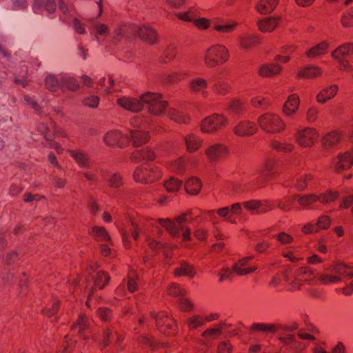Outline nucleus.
<instances>
[{"label": "nucleus", "mask_w": 353, "mask_h": 353, "mask_svg": "<svg viewBox=\"0 0 353 353\" xmlns=\"http://www.w3.org/2000/svg\"><path fill=\"white\" fill-rule=\"evenodd\" d=\"M214 85L212 86L215 92L219 94H225L229 90V86L225 83L219 81L217 78L214 79Z\"/></svg>", "instance_id": "43"}, {"label": "nucleus", "mask_w": 353, "mask_h": 353, "mask_svg": "<svg viewBox=\"0 0 353 353\" xmlns=\"http://www.w3.org/2000/svg\"><path fill=\"white\" fill-rule=\"evenodd\" d=\"M182 185V182L172 177L165 182V186L168 191L174 192Z\"/></svg>", "instance_id": "45"}, {"label": "nucleus", "mask_w": 353, "mask_h": 353, "mask_svg": "<svg viewBox=\"0 0 353 353\" xmlns=\"http://www.w3.org/2000/svg\"><path fill=\"white\" fill-rule=\"evenodd\" d=\"M257 130L256 125L248 121H241L234 127V132L239 136H249L253 134Z\"/></svg>", "instance_id": "21"}, {"label": "nucleus", "mask_w": 353, "mask_h": 353, "mask_svg": "<svg viewBox=\"0 0 353 353\" xmlns=\"http://www.w3.org/2000/svg\"><path fill=\"white\" fill-rule=\"evenodd\" d=\"M225 122V119L222 115L214 114L205 119L201 123V128L203 132H213L222 126Z\"/></svg>", "instance_id": "12"}, {"label": "nucleus", "mask_w": 353, "mask_h": 353, "mask_svg": "<svg viewBox=\"0 0 353 353\" xmlns=\"http://www.w3.org/2000/svg\"><path fill=\"white\" fill-rule=\"evenodd\" d=\"M330 224V220L329 217L326 216H321L317 222L316 227L318 228L321 229H326L329 227Z\"/></svg>", "instance_id": "62"}, {"label": "nucleus", "mask_w": 353, "mask_h": 353, "mask_svg": "<svg viewBox=\"0 0 353 353\" xmlns=\"http://www.w3.org/2000/svg\"><path fill=\"white\" fill-rule=\"evenodd\" d=\"M320 73L317 68L308 65L299 72L298 75L301 77L312 78Z\"/></svg>", "instance_id": "42"}, {"label": "nucleus", "mask_w": 353, "mask_h": 353, "mask_svg": "<svg viewBox=\"0 0 353 353\" xmlns=\"http://www.w3.org/2000/svg\"><path fill=\"white\" fill-rule=\"evenodd\" d=\"M176 15L181 20L193 22L199 28L205 29L208 27L209 21L205 18H197L196 14L192 9Z\"/></svg>", "instance_id": "15"}, {"label": "nucleus", "mask_w": 353, "mask_h": 353, "mask_svg": "<svg viewBox=\"0 0 353 353\" xmlns=\"http://www.w3.org/2000/svg\"><path fill=\"white\" fill-rule=\"evenodd\" d=\"M230 189L235 193H241L246 190V186L239 182H234L230 185Z\"/></svg>", "instance_id": "63"}, {"label": "nucleus", "mask_w": 353, "mask_h": 353, "mask_svg": "<svg viewBox=\"0 0 353 353\" xmlns=\"http://www.w3.org/2000/svg\"><path fill=\"white\" fill-rule=\"evenodd\" d=\"M352 267L347 265L344 263H338L332 265V270L336 273L347 277L348 279L353 278V272H348L347 270L352 269Z\"/></svg>", "instance_id": "33"}, {"label": "nucleus", "mask_w": 353, "mask_h": 353, "mask_svg": "<svg viewBox=\"0 0 353 353\" xmlns=\"http://www.w3.org/2000/svg\"><path fill=\"white\" fill-rule=\"evenodd\" d=\"M327 48V44L325 43H321L313 48L310 49L309 51L306 52L308 57H316L321 54H323Z\"/></svg>", "instance_id": "47"}, {"label": "nucleus", "mask_w": 353, "mask_h": 353, "mask_svg": "<svg viewBox=\"0 0 353 353\" xmlns=\"http://www.w3.org/2000/svg\"><path fill=\"white\" fill-rule=\"evenodd\" d=\"M272 147L280 152H290L293 146L291 144L282 143L278 141H274L272 143Z\"/></svg>", "instance_id": "58"}, {"label": "nucleus", "mask_w": 353, "mask_h": 353, "mask_svg": "<svg viewBox=\"0 0 353 353\" xmlns=\"http://www.w3.org/2000/svg\"><path fill=\"white\" fill-rule=\"evenodd\" d=\"M256 37L251 35H245L239 37L240 45L243 48H250L256 41Z\"/></svg>", "instance_id": "46"}, {"label": "nucleus", "mask_w": 353, "mask_h": 353, "mask_svg": "<svg viewBox=\"0 0 353 353\" xmlns=\"http://www.w3.org/2000/svg\"><path fill=\"white\" fill-rule=\"evenodd\" d=\"M70 153L81 168H88L90 167L91 162L85 152L81 150H70Z\"/></svg>", "instance_id": "24"}, {"label": "nucleus", "mask_w": 353, "mask_h": 353, "mask_svg": "<svg viewBox=\"0 0 353 353\" xmlns=\"http://www.w3.org/2000/svg\"><path fill=\"white\" fill-rule=\"evenodd\" d=\"M228 58V52L225 46L219 44L212 46L207 50L205 62L208 67H214L225 62Z\"/></svg>", "instance_id": "7"}, {"label": "nucleus", "mask_w": 353, "mask_h": 353, "mask_svg": "<svg viewBox=\"0 0 353 353\" xmlns=\"http://www.w3.org/2000/svg\"><path fill=\"white\" fill-rule=\"evenodd\" d=\"M258 121L261 128L270 133L280 132L284 128L285 125L278 115L272 113H266L261 116Z\"/></svg>", "instance_id": "8"}, {"label": "nucleus", "mask_w": 353, "mask_h": 353, "mask_svg": "<svg viewBox=\"0 0 353 353\" xmlns=\"http://www.w3.org/2000/svg\"><path fill=\"white\" fill-rule=\"evenodd\" d=\"M186 217L187 214H183L177 216L176 221L163 219H159V221L173 238H179L181 236L184 241H190V229L183 225L187 220Z\"/></svg>", "instance_id": "3"}, {"label": "nucleus", "mask_w": 353, "mask_h": 353, "mask_svg": "<svg viewBox=\"0 0 353 353\" xmlns=\"http://www.w3.org/2000/svg\"><path fill=\"white\" fill-rule=\"evenodd\" d=\"M280 340L283 344L290 345L291 349L294 350H299V342L292 335L287 334L286 336L280 338Z\"/></svg>", "instance_id": "44"}, {"label": "nucleus", "mask_w": 353, "mask_h": 353, "mask_svg": "<svg viewBox=\"0 0 353 353\" xmlns=\"http://www.w3.org/2000/svg\"><path fill=\"white\" fill-rule=\"evenodd\" d=\"M207 81L201 78H197L190 83V88L194 92H202L205 93L204 90L207 88Z\"/></svg>", "instance_id": "41"}, {"label": "nucleus", "mask_w": 353, "mask_h": 353, "mask_svg": "<svg viewBox=\"0 0 353 353\" xmlns=\"http://www.w3.org/2000/svg\"><path fill=\"white\" fill-rule=\"evenodd\" d=\"M277 206L285 212H289L291 209V199L286 198L283 201H276Z\"/></svg>", "instance_id": "59"}, {"label": "nucleus", "mask_w": 353, "mask_h": 353, "mask_svg": "<svg viewBox=\"0 0 353 353\" xmlns=\"http://www.w3.org/2000/svg\"><path fill=\"white\" fill-rule=\"evenodd\" d=\"M281 68L276 64H269L263 65L259 70L261 75L264 77H270L277 74Z\"/></svg>", "instance_id": "38"}, {"label": "nucleus", "mask_w": 353, "mask_h": 353, "mask_svg": "<svg viewBox=\"0 0 353 353\" xmlns=\"http://www.w3.org/2000/svg\"><path fill=\"white\" fill-rule=\"evenodd\" d=\"M121 340V336L117 332L112 329L108 328L104 332V338L103 346L105 347L109 344L117 343Z\"/></svg>", "instance_id": "30"}, {"label": "nucleus", "mask_w": 353, "mask_h": 353, "mask_svg": "<svg viewBox=\"0 0 353 353\" xmlns=\"http://www.w3.org/2000/svg\"><path fill=\"white\" fill-rule=\"evenodd\" d=\"M201 186V183L196 178L189 179L185 184L186 192L192 194H198Z\"/></svg>", "instance_id": "34"}, {"label": "nucleus", "mask_w": 353, "mask_h": 353, "mask_svg": "<svg viewBox=\"0 0 353 353\" xmlns=\"http://www.w3.org/2000/svg\"><path fill=\"white\" fill-rule=\"evenodd\" d=\"M88 326V321L85 319V318L80 315L77 321L73 325L72 327V329L73 330H77L78 332L81 333L82 330L86 329Z\"/></svg>", "instance_id": "50"}, {"label": "nucleus", "mask_w": 353, "mask_h": 353, "mask_svg": "<svg viewBox=\"0 0 353 353\" xmlns=\"http://www.w3.org/2000/svg\"><path fill=\"white\" fill-rule=\"evenodd\" d=\"M214 29L222 34L232 32L237 26V23L234 21L219 19L212 23Z\"/></svg>", "instance_id": "22"}, {"label": "nucleus", "mask_w": 353, "mask_h": 353, "mask_svg": "<svg viewBox=\"0 0 353 353\" xmlns=\"http://www.w3.org/2000/svg\"><path fill=\"white\" fill-rule=\"evenodd\" d=\"M154 154L153 152L149 150L148 148L138 150L132 154V159L135 161H150L154 159Z\"/></svg>", "instance_id": "28"}, {"label": "nucleus", "mask_w": 353, "mask_h": 353, "mask_svg": "<svg viewBox=\"0 0 353 353\" xmlns=\"http://www.w3.org/2000/svg\"><path fill=\"white\" fill-rule=\"evenodd\" d=\"M91 234L97 239V241H108L110 240L109 234L104 228L95 226L91 231Z\"/></svg>", "instance_id": "39"}, {"label": "nucleus", "mask_w": 353, "mask_h": 353, "mask_svg": "<svg viewBox=\"0 0 353 353\" xmlns=\"http://www.w3.org/2000/svg\"><path fill=\"white\" fill-rule=\"evenodd\" d=\"M278 20L279 19L276 18H266L263 20L259 21V28L262 32H271L275 28Z\"/></svg>", "instance_id": "29"}, {"label": "nucleus", "mask_w": 353, "mask_h": 353, "mask_svg": "<svg viewBox=\"0 0 353 353\" xmlns=\"http://www.w3.org/2000/svg\"><path fill=\"white\" fill-rule=\"evenodd\" d=\"M353 205V194L344 196L339 202L338 209H347Z\"/></svg>", "instance_id": "54"}, {"label": "nucleus", "mask_w": 353, "mask_h": 353, "mask_svg": "<svg viewBox=\"0 0 353 353\" xmlns=\"http://www.w3.org/2000/svg\"><path fill=\"white\" fill-rule=\"evenodd\" d=\"M179 305L182 310L185 312L190 311L192 309L193 305L186 299L181 297L179 299Z\"/></svg>", "instance_id": "64"}, {"label": "nucleus", "mask_w": 353, "mask_h": 353, "mask_svg": "<svg viewBox=\"0 0 353 353\" xmlns=\"http://www.w3.org/2000/svg\"><path fill=\"white\" fill-rule=\"evenodd\" d=\"M270 248V243L265 239L258 241L254 245V250L258 253H267Z\"/></svg>", "instance_id": "53"}, {"label": "nucleus", "mask_w": 353, "mask_h": 353, "mask_svg": "<svg viewBox=\"0 0 353 353\" xmlns=\"http://www.w3.org/2000/svg\"><path fill=\"white\" fill-rule=\"evenodd\" d=\"M195 270L193 266L187 262H181L179 267L174 270V274L176 276H186L193 277L195 274Z\"/></svg>", "instance_id": "27"}, {"label": "nucleus", "mask_w": 353, "mask_h": 353, "mask_svg": "<svg viewBox=\"0 0 353 353\" xmlns=\"http://www.w3.org/2000/svg\"><path fill=\"white\" fill-rule=\"evenodd\" d=\"M339 161L334 166L335 172L340 173L345 170L351 168L353 165V157L350 151L338 154Z\"/></svg>", "instance_id": "17"}, {"label": "nucleus", "mask_w": 353, "mask_h": 353, "mask_svg": "<svg viewBox=\"0 0 353 353\" xmlns=\"http://www.w3.org/2000/svg\"><path fill=\"white\" fill-rule=\"evenodd\" d=\"M331 97V93L329 91V88L323 89L320 92L316 97V100L319 103H324L325 101Z\"/></svg>", "instance_id": "60"}, {"label": "nucleus", "mask_w": 353, "mask_h": 353, "mask_svg": "<svg viewBox=\"0 0 353 353\" xmlns=\"http://www.w3.org/2000/svg\"><path fill=\"white\" fill-rule=\"evenodd\" d=\"M121 80L119 79H114L113 77L110 74L108 75V83L112 87V89L108 87L105 88V92L108 94L112 93V92L116 91L117 90L114 88L116 85H119L121 83Z\"/></svg>", "instance_id": "56"}, {"label": "nucleus", "mask_w": 353, "mask_h": 353, "mask_svg": "<svg viewBox=\"0 0 353 353\" xmlns=\"http://www.w3.org/2000/svg\"><path fill=\"white\" fill-rule=\"evenodd\" d=\"M284 277L288 282L291 281V280L292 281H294V279H291V277L286 274H284ZM301 277L304 278L305 280L317 279L323 284H327L330 281V277L329 275L323 273L315 272L314 271L307 268H301L297 270V274L296 277H294V279H299Z\"/></svg>", "instance_id": "9"}, {"label": "nucleus", "mask_w": 353, "mask_h": 353, "mask_svg": "<svg viewBox=\"0 0 353 353\" xmlns=\"http://www.w3.org/2000/svg\"><path fill=\"white\" fill-rule=\"evenodd\" d=\"M151 119L142 116L135 117L131 120V125L134 128L130 130V135L123 134L119 131H112L104 137V141L109 145H117L120 148L127 145L132 141L134 146L138 147L148 140V134L143 129L150 125Z\"/></svg>", "instance_id": "2"}, {"label": "nucleus", "mask_w": 353, "mask_h": 353, "mask_svg": "<svg viewBox=\"0 0 353 353\" xmlns=\"http://www.w3.org/2000/svg\"><path fill=\"white\" fill-rule=\"evenodd\" d=\"M92 272L90 274V279L87 281V289L92 290L94 288L102 289L110 280V276L102 270L91 268Z\"/></svg>", "instance_id": "11"}, {"label": "nucleus", "mask_w": 353, "mask_h": 353, "mask_svg": "<svg viewBox=\"0 0 353 353\" xmlns=\"http://www.w3.org/2000/svg\"><path fill=\"white\" fill-rule=\"evenodd\" d=\"M99 97L97 95H90L83 99V103L90 108H95L98 106Z\"/></svg>", "instance_id": "52"}, {"label": "nucleus", "mask_w": 353, "mask_h": 353, "mask_svg": "<svg viewBox=\"0 0 353 353\" xmlns=\"http://www.w3.org/2000/svg\"><path fill=\"white\" fill-rule=\"evenodd\" d=\"M39 130L46 137V146L49 147V148H54L59 152L62 150L61 146H59L57 143L52 141L51 135L47 134V131H48V127H46L45 125H41L39 128Z\"/></svg>", "instance_id": "36"}, {"label": "nucleus", "mask_w": 353, "mask_h": 353, "mask_svg": "<svg viewBox=\"0 0 353 353\" xmlns=\"http://www.w3.org/2000/svg\"><path fill=\"white\" fill-rule=\"evenodd\" d=\"M58 9L60 12L59 19L63 23L70 26L79 34L86 33L84 25L75 16L74 9L65 3L64 0H59Z\"/></svg>", "instance_id": "4"}, {"label": "nucleus", "mask_w": 353, "mask_h": 353, "mask_svg": "<svg viewBox=\"0 0 353 353\" xmlns=\"http://www.w3.org/2000/svg\"><path fill=\"white\" fill-rule=\"evenodd\" d=\"M134 179L141 183H148L161 177V172L152 165L137 168L134 174Z\"/></svg>", "instance_id": "10"}, {"label": "nucleus", "mask_w": 353, "mask_h": 353, "mask_svg": "<svg viewBox=\"0 0 353 353\" xmlns=\"http://www.w3.org/2000/svg\"><path fill=\"white\" fill-rule=\"evenodd\" d=\"M153 317L160 332L163 331L162 328L165 326L171 331L170 334L174 332L176 326L175 322L173 319H169L165 313L161 312L157 314H153Z\"/></svg>", "instance_id": "19"}, {"label": "nucleus", "mask_w": 353, "mask_h": 353, "mask_svg": "<svg viewBox=\"0 0 353 353\" xmlns=\"http://www.w3.org/2000/svg\"><path fill=\"white\" fill-rule=\"evenodd\" d=\"M243 205L248 210L252 213L261 214L268 211V210L272 209V207L268 204L262 203L259 201L252 200L243 203Z\"/></svg>", "instance_id": "23"}, {"label": "nucleus", "mask_w": 353, "mask_h": 353, "mask_svg": "<svg viewBox=\"0 0 353 353\" xmlns=\"http://www.w3.org/2000/svg\"><path fill=\"white\" fill-rule=\"evenodd\" d=\"M185 143L187 150L189 152H193L199 148L201 141L196 138L194 134H190L183 139Z\"/></svg>", "instance_id": "35"}, {"label": "nucleus", "mask_w": 353, "mask_h": 353, "mask_svg": "<svg viewBox=\"0 0 353 353\" xmlns=\"http://www.w3.org/2000/svg\"><path fill=\"white\" fill-rule=\"evenodd\" d=\"M353 52V43H348L339 46L335 50L332 51V58L338 59L341 56L343 57Z\"/></svg>", "instance_id": "32"}, {"label": "nucleus", "mask_w": 353, "mask_h": 353, "mask_svg": "<svg viewBox=\"0 0 353 353\" xmlns=\"http://www.w3.org/2000/svg\"><path fill=\"white\" fill-rule=\"evenodd\" d=\"M110 187L117 188L122 184V178L118 173L112 174L108 179H106Z\"/></svg>", "instance_id": "51"}, {"label": "nucleus", "mask_w": 353, "mask_h": 353, "mask_svg": "<svg viewBox=\"0 0 353 353\" xmlns=\"http://www.w3.org/2000/svg\"><path fill=\"white\" fill-rule=\"evenodd\" d=\"M132 34L139 36L142 40L148 43H154L157 41L156 32L148 26L132 25L125 29H119L117 31V35L114 36V40H117L119 36H127Z\"/></svg>", "instance_id": "5"}, {"label": "nucleus", "mask_w": 353, "mask_h": 353, "mask_svg": "<svg viewBox=\"0 0 353 353\" xmlns=\"http://www.w3.org/2000/svg\"><path fill=\"white\" fill-rule=\"evenodd\" d=\"M252 329L257 331H263L265 332H274L275 327L272 325H266L263 323H254L252 325Z\"/></svg>", "instance_id": "55"}, {"label": "nucleus", "mask_w": 353, "mask_h": 353, "mask_svg": "<svg viewBox=\"0 0 353 353\" xmlns=\"http://www.w3.org/2000/svg\"><path fill=\"white\" fill-rule=\"evenodd\" d=\"M88 27L100 35H105L108 33V28L104 24L99 23L94 19L89 21Z\"/></svg>", "instance_id": "40"}, {"label": "nucleus", "mask_w": 353, "mask_h": 353, "mask_svg": "<svg viewBox=\"0 0 353 353\" xmlns=\"http://www.w3.org/2000/svg\"><path fill=\"white\" fill-rule=\"evenodd\" d=\"M252 105L256 108H267L269 105V101L261 97L252 99Z\"/></svg>", "instance_id": "57"}, {"label": "nucleus", "mask_w": 353, "mask_h": 353, "mask_svg": "<svg viewBox=\"0 0 353 353\" xmlns=\"http://www.w3.org/2000/svg\"><path fill=\"white\" fill-rule=\"evenodd\" d=\"M119 105L124 109L132 112H138L143 105H146L149 112L154 115L163 112L176 123H185L188 119L185 114L175 109H167V103L163 100L161 95L154 92H147L143 94L140 99L130 97H123L117 99Z\"/></svg>", "instance_id": "1"}, {"label": "nucleus", "mask_w": 353, "mask_h": 353, "mask_svg": "<svg viewBox=\"0 0 353 353\" xmlns=\"http://www.w3.org/2000/svg\"><path fill=\"white\" fill-rule=\"evenodd\" d=\"M186 323L190 328H196L203 324V319L200 316L194 315L187 319Z\"/></svg>", "instance_id": "49"}, {"label": "nucleus", "mask_w": 353, "mask_h": 353, "mask_svg": "<svg viewBox=\"0 0 353 353\" xmlns=\"http://www.w3.org/2000/svg\"><path fill=\"white\" fill-rule=\"evenodd\" d=\"M227 149L220 144L211 145L206 150V154L212 162L223 158L227 154Z\"/></svg>", "instance_id": "20"}, {"label": "nucleus", "mask_w": 353, "mask_h": 353, "mask_svg": "<svg viewBox=\"0 0 353 353\" xmlns=\"http://www.w3.org/2000/svg\"><path fill=\"white\" fill-rule=\"evenodd\" d=\"M299 105V97L294 94L289 97L288 100L283 105V111L285 115H290L294 113Z\"/></svg>", "instance_id": "25"}, {"label": "nucleus", "mask_w": 353, "mask_h": 353, "mask_svg": "<svg viewBox=\"0 0 353 353\" xmlns=\"http://www.w3.org/2000/svg\"><path fill=\"white\" fill-rule=\"evenodd\" d=\"M63 74L47 73L45 77L44 83L46 88L51 92L54 93L62 87Z\"/></svg>", "instance_id": "18"}, {"label": "nucleus", "mask_w": 353, "mask_h": 353, "mask_svg": "<svg viewBox=\"0 0 353 353\" xmlns=\"http://www.w3.org/2000/svg\"><path fill=\"white\" fill-rule=\"evenodd\" d=\"M317 133L314 129L305 128L299 131L296 134V141L303 147H310L317 138Z\"/></svg>", "instance_id": "14"}, {"label": "nucleus", "mask_w": 353, "mask_h": 353, "mask_svg": "<svg viewBox=\"0 0 353 353\" xmlns=\"http://www.w3.org/2000/svg\"><path fill=\"white\" fill-rule=\"evenodd\" d=\"M341 23L345 27L353 26V7L350 8L346 13L343 14Z\"/></svg>", "instance_id": "48"}, {"label": "nucleus", "mask_w": 353, "mask_h": 353, "mask_svg": "<svg viewBox=\"0 0 353 353\" xmlns=\"http://www.w3.org/2000/svg\"><path fill=\"white\" fill-rule=\"evenodd\" d=\"M279 0H260L256 5V9L261 14H269L274 10Z\"/></svg>", "instance_id": "26"}, {"label": "nucleus", "mask_w": 353, "mask_h": 353, "mask_svg": "<svg viewBox=\"0 0 353 353\" xmlns=\"http://www.w3.org/2000/svg\"><path fill=\"white\" fill-rule=\"evenodd\" d=\"M293 199H297L299 204L304 208H307L316 201L322 203H327L330 199L329 194H321L317 196L316 194H305L303 196L296 195Z\"/></svg>", "instance_id": "13"}, {"label": "nucleus", "mask_w": 353, "mask_h": 353, "mask_svg": "<svg viewBox=\"0 0 353 353\" xmlns=\"http://www.w3.org/2000/svg\"><path fill=\"white\" fill-rule=\"evenodd\" d=\"M147 230L148 223L146 222L141 221L139 223H138L134 221H132L130 230L134 239H138L140 231L143 230V232L145 233Z\"/></svg>", "instance_id": "31"}, {"label": "nucleus", "mask_w": 353, "mask_h": 353, "mask_svg": "<svg viewBox=\"0 0 353 353\" xmlns=\"http://www.w3.org/2000/svg\"><path fill=\"white\" fill-rule=\"evenodd\" d=\"M62 87L65 86L71 91H76L79 88V83L72 77L67 74H63Z\"/></svg>", "instance_id": "37"}, {"label": "nucleus", "mask_w": 353, "mask_h": 353, "mask_svg": "<svg viewBox=\"0 0 353 353\" xmlns=\"http://www.w3.org/2000/svg\"><path fill=\"white\" fill-rule=\"evenodd\" d=\"M56 9L57 3L54 0H34L32 4V10L35 14H43L46 12L48 14H51Z\"/></svg>", "instance_id": "16"}, {"label": "nucleus", "mask_w": 353, "mask_h": 353, "mask_svg": "<svg viewBox=\"0 0 353 353\" xmlns=\"http://www.w3.org/2000/svg\"><path fill=\"white\" fill-rule=\"evenodd\" d=\"M252 259H254L253 255L248 256L236 262L233 265L232 269L228 268H223L221 272L219 274L220 277L219 281L231 280L234 272L239 276H243L253 272L257 269L256 266L247 267L248 262Z\"/></svg>", "instance_id": "6"}, {"label": "nucleus", "mask_w": 353, "mask_h": 353, "mask_svg": "<svg viewBox=\"0 0 353 353\" xmlns=\"http://www.w3.org/2000/svg\"><path fill=\"white\" fill-rule=\"evenodd\" d=\"M25 101L31 106L38 114H41L40 107L35 100L29 95L24 96Z\"/></svg>", "instance_id": "61"}]
</instances>
